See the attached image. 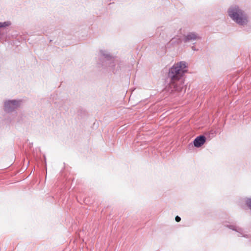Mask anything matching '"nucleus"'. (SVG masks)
<instances>
[{
	"label": "nucleus",
	"mask_w": 251,
	"mask_h": 251,
	"mask_svg": "<svg viewBox=\"0 0 251 251\" xmlns=\"http://www.w3.org/2000/svg\"><path fill=\"white\" fill-rule=\"evenodd\" d=\"M8 22L0 23V27H5L10 25Z\"/></svg>",
	"instance_id": "423d86ee"
},
{
	"label": "nucleus",
	"mask_w": 251,
	"mask_h": 251,
	"mask_svg": "<svg viewBox=\"0 0 251 251\" xmlns=\"http://www.w3.org/2000/svg\"><path fill=\"white\" fill-rule=\"evenodd\" d=\"M246 204L251 209V198L248 199L246 200Z\"/></svg>",
	"instance_id": "0eeeda50"
},
{
	"label": "nucleus",
	"mask_w": 251,
	"mask_h": 251,
	"mask_svg": "<svg viewBox=\"0 0 251 251\" xmlns=\"http://www.w3.org/2000/svg\"><path fill=\"white\" fill-rule=\"evenodd\" d=\"M228 13L229 17L238 24L244 25L248 23L247 16L238 7L230 8Z\"/></svg>",
	"instance_id": "f03ea898"
},
{
	"label": "nucleus",
	"mask_w": 251,
	"mask_h": 251,
	"mask_svg": "<svg viewBox=\"0 0 251 251\" xmlns=\"http://www.w3.org/2000/svg\"><path fill=\"white\" fill-rule=\"evenodd\" d=\"M186 67L185 63L180 62L175 64L169 71V75L171 79L170 87L173 88L175 91H179L182 88V82L179 80L186 72Z\"/></svg>",
	"instance_id": "f257e3e1"
},
{
	"label": "nucleus",
	"mask_w": 251,
	"mask_h": 251,
	"mask_svg": "<svg viewBox=\"0 0 251 251\" xmlns=\"http://www.w3.org/2000/svg\"><path fill=\"white\" fill-rule=\"evenodd\" d=\"M205 142V137L204 136H200L194 141V145L196 147L201 146Z\"/></svg>",
	"instance_id": "20e7f679"
},
{
	"label": "nucleus",
	"mask_w": 251,
	"mask_h": 251,
	"mask_svg": "<svg viewBox=\"0 0 251 251\" xmlns=\"http://www.w3.org/2000/svg\"><path fill=\"white\" fill-rule=\"evenodd\" d=\"M175 220L177 222H179L180 221L181 218L178 216H176L175 218Z\"/></svg>",
	"instance_id": "6e6552de"
},
{
	"label": "nucleus",
	"mask_w": 251,
	"mask_h": 251,
	"mask_svg": "<svg viewBox=\"0 0 251 251\" xmlns=\"http://www.w3.org/2000/svg\"><path fill=\"white\" fill-rule=\"evenodd\" d=\"M19 105V103L16 100H9L5 103V108L7 111H9L11 108H15Z\"/></svg>",
	"instance_id": "7ed1b4c3"
},
{
	"label": "nucleus",
	"mask_w": 251,
	"mask_h": 251,
	"mask_svg": "<svg viewBox=\"0 0 251 251\" xmlns=\"http://www.w3.org/2000/svg\"><path fill=\"white\" fill-rule=\"evenodd\" d=\"M198 38H199L198 36L193 33H189L186 37V40L187 41H193V40H196Z\"/></svg>",
	"instance_id": "39448f33"
}]
</instances>
